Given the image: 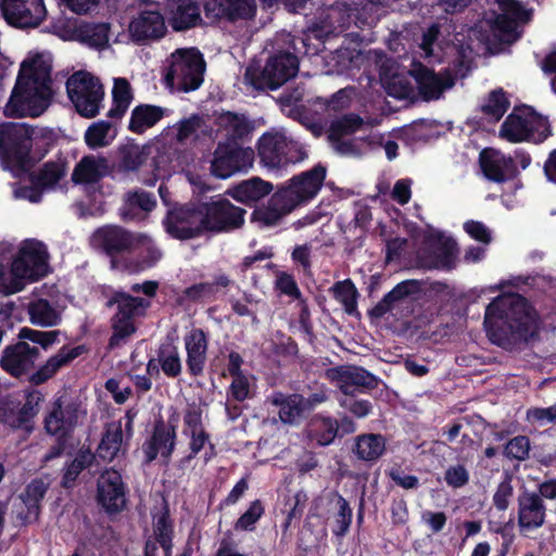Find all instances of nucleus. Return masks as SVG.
I'll use <instances>...</instances> for the list:
<instances>
[{
	"instance_id": "37998d69",
	"label": "nucleus",
	"mask_w": 556,
	"mask_h": 556,
	"mask_svg": "<svg viewBox=\"0 0 556 556\" xmlns=\"http://www.w3.org/2000/svg\"><path fill=\"white\" fill-rule=\"evenodd\" d=\"M106 167V160L104 157L84 156L76 164L72 174V180L75 184H96L104 176Z\"/></svg>"
},
{
	"instance_id": "f704fd0d",
	"label": "nucleus",
	"mask_w": 556,
	"mask_h": 556,
	"mask_svg": "<svg viewBox=\"0 0 556 556\" xmlns=\"http://www.w3.org/2000/svg\"><path fill=\"white\" fill-rule=\"evenodd\" d=\"M66 172V164L63 161H48L37 170L29 174L28 179L30 182V194L28 199L30 202H38L41 193L54 188L59 181L64 177Z\"/></svg>"
},
{
	"instance_id": "49530a36",
	"label": "nucleus",
	"mask_w": 556,
	"mask_h": 556,
	"mask_svg": "<svg viewBox=\"0 0 556 556\" xmlns=\"http://www.w3.org/2000/svg\"><path fill=\"white\" fill-rule=\"evenodd\" d=\"M29 320L33 325L39 327L58 326L62 318L61 314L51 305L47 299H37L30 301L27 307Z\"/></svg>"
},
{
	"instance_id": "5fc2aeb1",
	"label": "nucleus",
	"mask_w": 556,
	"mask_h": 556,
	"mask_svg": "<svg viewBox=\"0 0 556 556\" xmlns=\"http://www.w3.org/2000/svg\"><path fill=\"white\" fill-rule=\"evenodd\" d=\"M96 455L90 448H79L75 458L68 463L64 469L62 476V485L65 488L72 486L79 475L87 468H89L94 462Z\"/></svg>"
},
{
	"instance_id": "f257e3e1",
	"label": "nucleus",
	"mask_w": 556,
	"mask_h": 556,
	"mask_svg": "<svg viewBox=\"0 0 556 556\" xmlns=\"http://www.w3.org/2000/svg\"><path fill=\"white\" fill-rule=\"evenodd\" d=\"M483 325L493 344L511 350L538 333V314L525 296L513 294L486 306Z\"/></svg>"
},
{
	"instance_id": "6ab92c4d",
	"label": "nucleus",
	"mask_w": 556,
	"mask_h": 556,
	"mask_svg": "<svg viewBox=\"0 0 556 556\" xmlns=\"http://www.w3.org/2000/svg\"><path fill=\"white\" fill-rule=\"evenodd\" d=\"M5 22L16 28L38 27L47 16L43 0H0Z\"/></svg>"
},
{
	"instance_id": "69168bd1",
	"label": "nucleus",
	"mask_w": 556,
	"mask_h": 556,
	"mask_svg": "<svg viewBox=\"0 0 556 556\" xmlns=\"http://www.w3.org/2000/svg\"><path fill=\"white\" fill-rule=\"evenodd\" d=\"M203 410L200 404L195 402L188 403L184 410V430L182 433L188 435L190 432L205 431L202 421Z\"/></svg>"
},
{
	"instance_id": "58836bf2",
	"label": "nucleus",
	"mask_w": 556,
	"mask_h": 556,
	"mask_svg": "<svg viewBox=\"0 0 556 556\" xmlns=\"http://www.w3.org/2000/svg\"><path fill=\"white\" fill-rule=\"evenodd\" d=\"M164 115L165 110L162 106L146 103L138 104L131 111L128 130L136 135H142L149 128L155 126Z\"/></svg>"
},
{
	"instance_id": "09e8293b",
	"label": "nucleus",
	"mask_w": 556,
	"mask_h": 556,
	"mask_svg": "<svg viewBox=\"0 0 556 556\" xmlns=\"http://www.w3.org/2000/svg\"><path fill=\"white\" fill-rule=\"evenodd\" d=\"M159 364L167 378H177L182 371V363L178 346L172 341L162 342L157 350Z\"/></svg>"
},
{
	"instance_id": "4468645a",
	"label": "nucleus",
	"mask_w": 556,
	"mask_h": 556,
	"mask_svg": "<svg viewBox=\"0 0 556 556\" xmlns=\"http://www.w3.org/2000/svg\"><path fill=\"white\" fill-rule=\"evenodd\" d=\"M49 271L48 253L43 243L26 240L11 264V274L22 281L35 282Z\"/></svg>"
},
{
	"instance_id": "72a5a7b5",
	"label": "nucleus",
	"mask_w": 556,
	"mask_h": 556,
	"mask_svg": "<svg viewBox=\"0 0 556 556\" xmlns=\"http://www.w3.org/2000/svg\"><path fill=\"white\" fill-rule=\"evenodd\" d=\"M187 353L186 365L191 377L203 375L208 349L207 333L201 328H192L184 338Z\"/></svg>"
},
{
	"instance_id": "bf43d9fd",
	"label": "nucleus",
	"mask_w": 556,
	"mask_h": 556,
	"mask_svg": "<svg viewBox=\"0 0 556 556\" xmlns=\"http://www.w3.org/2000/svg\"><path fill=\"white\" fill-rule=\"evenodd\" d=\"M153 534L156 542L162 540H174V520L170 517L169 505L163 500L162 507L157 513H152Z\"/></svg>"
},
{
	"instance_id": "c756f323",
	"label": "nucleus",
	"mask_w": 556,
	"mask_h": 556,
	"mask_svg": "<svg viewBox=\"0 0 556 556\" xmlns=\"http://www.w3.org/2000/svg\"><path fill=\"white\" fill-rule=\"evenodd\" d=\"M427 244L429 251L428 255L424 257L425 267L446 271L455 268L458 248L454 239L439 233L428 238Z\"/></svg>"
},
{
	"instance_id": "c9c22d12",
	"label": "nucleus",
	"mask_w": 556,
	"mask_h": 556,
	"mask_svg": "<svg viewBox=\"0 0 556 556\" xmlns=\"http://www.w3.org/2000/svg\"><path fill=\"white\" fill-rule=\"evenodd\" d=\"M386 438L380 433H363L354 439L352 453L357 459L375 463L386 452Z\"/></svg>"
},
{
	"instance_id": "2eb2a0df",
	"label": "nucleus",
	"mask_w": 556,
	"mask_h": 556,
	"mask_svg": "<svg viewBox=\"0 0 556 556\" xmlns=\"http://www.w3.org/2000/svg\"><path fill=\"white\" fill-rule=\"evenodd\" d=\"M163 226L170 238L180 241L205 235L199 203L184 204L168 210L163 219Z\"/></svg>"
},
{
	"instance_id": "4c0bfd02",
	"label": "nucleus",
	"mask_w": 556,
	"mask_h": 556,
	"mask_svg": "<svg viewBox=\"0 0 556 556\" xmlns=\"http://www.w3.org/2000/svg\"><path fill=\"white\" fill-rule=\"evenodd\" d=\"M231 279L225 275H218L212 282H199L187 287L184 290L185 298L193 303H211L217 300L219 289L228 288L231 285Z\"/></svg>"
},
{
	"instance_id": "0eeeda50",
	"label": "nucleus",
	"mask_w": 556,
	"mask_h": 556,
	"mask_svg": "<svg viewBox=\"0 0 556 556\" xmlns=\"http://www.w3.org/2000/svg\"><path fill=\"white\" fill-rule=\"evenodd\" d=\"M66 92L76 112L85 118L96 117L102 106L104 89L100 79L87 71H78L66 80Z\"/></svg>"
},
{
	"instance_id": "f03ea898",
	"label": "nucleus",
	"mask_w": 556,
	"mask_h": 556,
	"mask_svg": "<svg viewBox=\"0 0 556 556\" xmlns=\"http://www.w3.org/2000/svg\"><path fill=\"white\" fill-rule=\"evenodd\" d=\"M50 67L39 59L25 60L4 108L10 117H38L52 100Z\"/></svg>"
},
{
	"instance_id": "ddd939ff",
	"label": "nucleus",
	"mask_w": 556,
	"mask_h": 556,
	"mask_svg": "<svg viewBox=\"0 0 556 556\" xmlns=\"http://www.w3.org/2000/svg\"><path fill=\"white\" fill-rule=\"evenodd\" d=\"M255 152L252 148H243L238 142H218L211 162V174L220 179L231 177L239 172L252 167Z\"/></svg>"
},
{
	"instance_id": "a878e982",
	"label": "nucleus",
	"mask_w": 556,
	"mask_h": 556,
	"mask_svg": "<svg viewBox=\"0 0 556 556\" xmlns=\"http://www.w3.org/2000/svg\"><path fill=\"white\" fill-rule=\"evenodd\" d=\"M517 521L520 532H531L545 523L546 505L536 492L526 488L517 497Z\"/></svg>"
},
{
	"instance_id": "dca6fc26",
	"label": "nucleus",
	"mask_w": 556,
	"mask_h": 556,
	"mask_svg": "<svg viewBox=\"0 0 556 556\" xmlns=\"http://www.w3.org/2000/svg\"><path fill=\"white\" fill-rule=\"evenodd\" d=\"M141 2L146 4L144 8L138 10L128 26L132 41L138 45L160 40L167 33L160 3L152 0H141Z\"/></svg>"
},
{
	"instance_id": "b1692460",
	"label": "nucleus",
	"mask_w": 556,
	"mask_h": 556,
	"mask_svg": "<svg viewBox=\"0 0 556 556\" xmlns=\"http://www.w3.org/2000/svg\"><path fill=\"white\" fill-rule=\"evenodd\" d=\"M79 404L71 401L64 404L62 397L52 403L45 417L43 425L48 434L70 439L78 422Z\"/></svg>"
},
{
	"instance_id": "2f4dec72",
	"label": "nucleus",
	"mask_w": 556,
	"mask_h": 556,
	"mask_svg": "<svg viewBox=\"0 0 556 556\" xmlns=\"http://www.w3.org/2000/svg\"><path fill=\"white\" fill-rule=\"evenodd\" d=\"M87 351L84 344L70 348L63 345L56 354L50 356L37 370L27 375V381L33 386H40L51 379L62 367L68 365L75 358Z\"/></svg>"
},
{
	"instance_id": "cd10ccee",
	"label": "nucleus",
	"mask_w": 556,
	"mask_h": 556,
	"mask_svg": "<svg viewBox=\"0 0 556 556\" xmlns=\"http://www.w3.org/2000/svg\"><path fill=\"white\" fill-rule=\"evenodd\" d=\"M479 165L483 176L496 184L513 180L519 174L513 156L505 155L494 149H483L480 152Z\"/></svg>"
},
{
	"instance_id": "8fccbe9b",
	"label": "nucleus",
	"mask_w": 556,
	"mask_h": 556,
	"mask_svg": "<svg viewBox=\"0 0 556 556\" xmlns=\"http://www.w3.org/2000/svg\"><path fill=\"white\" fill-rule=\"evenodd\" d=\"M332 496L336 501L337 511L333 515L331 532L336 538L342 539L350 531L353 521V509L348 500L338 491H334Z\"/></svg>"
},
{
	"instance_id": "7ed1b4c3",
	"label": "nucleus",
	"mask_w": 556,
	"mask_h": 556,
	"mask_svg": "<svg viewBox=\"0 0 556 556\" xmlns=\"http://www.w3.org/2000/svg\"><path fill=\"white\" fill-rule=\"evenodd\" d=\"M328 377L337 382L339 390L344 394L339 400L340 406L357 418L368 416L372 404L368 400H356V393L374 390L378 387V378L361 366H338L328 369Z\"/></svg>"
},
{
	"instance_id": "4d7b16f0",
	"label": "nucleus",
	"mask_w": 556,
	"mask_h": 556,
	"mask_svg": "<svg viewBox=\"0 0 556 556\" xmlns=\"http://www.w3.org/2000/svg\"><path fill=\"white\" fill-rule=\"evenodd\" d=\"M113 123L98 121L92 123L85 131V142L90 149H98L109 146L115 138V131L111 134Z\"/></svg>"
},
{
	"instance_id": "c03bdc74",
	"label": "nucleus",
	"mask_w": 556,
	"mask_h": 556,
	"mask_svg": "<svg viewBox=\"0 0 556 556\" xmlns=\"http://www.w3.org/2000/svg\"><path fill=\"white\" fill-rule=\"evenodd\" d=\"M49 484L41 478L33 479L24 489L21 498L27 508L26 519L37 520L39 518L41 502L46 496Z\"/></svg>"
},
{
	"instance_id": "a18cd8bd",
	"label": "nucleus",
	"mask_w": 556,
	"mask_h": 556,
	"mask_svg": "<svg viewBox=\"0 0 556 556\" xmlns=\"http://www.w3.org/2000/svg\"><path fill=\"white\" fill-rule=\"evenodd\" d=\"M131 86L126 78H116L112 89V106L106 113L111 119L119 121L132 101Z\"/></svg>"
},
{
	"instance_id": "4be33fe9",
	"label": "nucleus",
	"mask_w": 556,
	"mask_h": 556,
	"mask_svg": "<svg viewBox=\"0 0 556 556\" xmlns=\"http://www.w3.org/2000/svg\"><path fill=\"white\" fill-rule=\"evenodd\" d=\"M410 76L415 79L418 93L424 101L439 100L445 90L454 87L456 76L450 68L437 73L422 63H418L412 71Z\"/></svg>"
},
{
	"instance_id": "0e129e2a",
	"label": "nucleus",
	"mask_w": 556,
	"mask_h": 556,
	"mask_svg": "<svg viewBox=\"0 0 556 556\" xmlns=\"http://www.w3.org/2000/svg\"><path fill=\"white\" fill-rule=\"evenodd\" d=\"M59 334V330L41 331L28 327H23L20 329L18 339L21 341L28 340L33 343L39 344L42 349L47 350L58 341Z\"/></svg>"
},
{
	"instance_id": "a211bd4d",
	"label": "nucleus",
	"mask_w": 556,
	"mask_h": 556,
	"mask_svg": "<svg viewBox=\"0 0 556 556\" xmlns=\"http://www.w3.org/2000/svg\"><path fill=\"white\" fill-rule=\"evenodd\" d=\"M40 400L41 394L37 391L27 393L24 404L11 395L0 397V424L12 429L31 431Z\"/></svg>"
},
{
	"instance_id": "c85d7f7f",
	"label": "nucleus",
	"mask_w": 556,
	"mask_h": 556,
	"mask_svg": "<svg viewBox=\"0 0 556 556\" xmlns=\"http://www.w3.org/2000/svg\"><path fill=\"white\" fill-rule=\"evenodd\" d=\"M256 12L255 0H208L205 17L211 22L225 20L237 22L253 18Z\"/></svg>"
},
{
	"instance_id": "13d9d810",
	"label": "nucleus",
	"mask_w": 556,
	"mask_h": 556,
	"mask_svg": "<svg viewBox=\"0 0 556 556\" xmlns=\"http://www.w3.org/2000/svg\"><path fill=\"white\" fill-rule=\"evenodd\" d=\"M123 441V429L118 424L114 429L106 428L97 448V455L102 460L111 462L119 452Z\"/></svg>"
},
{
	"instance_id": "e2e57ef3",
	"label": "nucleus",
	"mask_w": 556,
	"mask_h": 556,
	"mask_svg": "<svg viewBox=\"0 0 556 556\" xmlns=\"http://www.w3.org/2000/svg\"><path fill=\"white\" fill-rule=\"evenodd\" d=\"M264 513L265 508L261 500L251 502L248 509L235 522V530L253 531L256 522L262 518Z\"/></svg>"
},
{
	"instance_id": "bb28decb",
	"label": "nucleus",
	"mask_w": 556,
	"mask_h": 556,
	"mask_svg": "<svg viewBox=\"0 0 556 556\" xmlns=\"http://www.w3.org/2000/svg\"><path fill=\"white\" fill-rule=\"evenodd\" d=\"M123 270L139 274L154 267L162 258V251L148 235L137 232Z\"/></svg>"
},
{
	"instance_id": "6e6552de",
	"label": "nucleus",
	"mask_w": 556,
	"mask_h": 556,
	"mask_svg": "<svg viewBox=\"0 0 556 556\" xmlns=\"http://www.w3.org/2000/svg\"><path fill=\"white\" fill-rule=\"evenodd\" d=\"M551 125L547 118L532 109L527 108L522 114L511 112L501 125L500 135L507 141L542 143L551 136Z\"/></svg>"
},
{
	"instance_id": "774afa93",
	"label": "nucleus",
	"mask_w": 556,
	"mask_h": 556,
	"mask_svg": "<svg viewBox=\"0 0 556 556\" xmlns=\"http://www.w3.org/2000/svg\"><path fill=\"white\" fill-rule=\"evenodd\" d=\"M513 494L514 486L511 483V477L506 475L505 478L498 483L493 495V505L495 508L498 511H505L509 506Z\"/></svg>"
},
{
	"instance_id": "5701e85b",
	"label": "nucleus",
	"mask_w": 556,
	"mask_h": 556,
	"mask_svg": "<svg viewBox=\"0 0 556 556\" xmlns=\"http://www.w3.org/2000/svg\"><path fill=\"white\" fill-rule=\"evenodd\" d=\"M39 356L40 351L37 346H30L27 342L18 340L2 350L0 367L11 377L23 379L35 369Z\"/></svg>"
},
{
	"instance_id": "412c9836",
	"label": "nucleus",
	"mask_w": 556,
	"mask_h": 556,
	"mask_svg": "<svg viewBox=\"0 0 556 556\" xmlns=\"http://www.w3.org/2000/svg\"><path fill=\"white\" fill-rule=\"evenodd\" d=\"M208 0H165L164 14L172 29L177 33L203 27L205 22L201 11L205 12Z\"/></svg>"
},
{
	"instance_id": "20e7f679",
	"label": "nucleus",
	"mask_w": 556,
	"mask_h": 556,
	"mask_svg": "<svg viewBox=\"0 0 556 556\" xmlns=\"http://www.w3.org/2000/svg\"><path fill=\"white\" fill-rule=\"evenodd\" d=\"M114 305L116 313L111 318L112 334L109 339V346L112 349L136 332L135 318L144 316L151 303L147 299L115 291L106 302L108 307Z\"/></svg>"
},
{
	"instance_id": "7c9ffc66",
	"label": "nucleus",
	"mask_w": 556,
	"mask_h": 556,
	"mask_svg": "<svg viewBox=\"0 0 556 556\" xmlns=\"http://www.w3.org/2000/svg\"><path fill=\"white\" fill-rule=\"evenodd\" d=\"M422 291V282L416 279H407L399 282L391 291L368 311L371 319H380L386 314L392 313L406 299L419 294Z\"/></svg>"
},
{
	"instance_id": "aec40b11",
	"label": "nucleus",
	"mask_w": 556,
	"mask_h": 556,
	"mask_svg": "<svg viewBox=\"0 0 556 556\" xmlns=\"http://www.w3.org/2000/svg\"><path fill=\"white\" fill-rule=\"evenodd\" d=\"M326 175L327 168L318 163L313 168L293 176L287 186H282L279 189L296 207L317 195L326 179Z\"/></svg>"
},
{
	"instance_id": "39448f33",
	"label": "nucleus",
	"mask_w": 556,
	"mask_h": 556,
	"mask_svg": "<svg viewBox=\"0 0 556 556\" xmlns=\"http://www.w3.org/2000/svg\"><path fill=\"white\" fill-rule=\"evenodd\" d=\"M299 71L298 56L290 52H278L269 56L263 70L248 66L245 81L256 90H277Z\"/></svg>"
},
{
	"instance_id": "9b49d317",
	"label": "nucleus",
	"mask_w": 556,
	"mask_h": 556,
	"mask_svg": "<svg viewBox=\"0 0 556 556\" xmlns=\"http://www.w3.org/2000/svg\"><path fill=\"white\" fill-rule=\"evenodd\" d=\"M33 129L22 123L0 124V155L18 168L30 164Z\"/></svg>"
},
{
	"instance_id": "338daca9",
	"label": "nucleus",
	"mask_w": 556,
	"mask_h": 556,
	"mask_svg": "<svg viewBox=\"0 0 556 556\" xmlns=\"http://www.w3.org/2000/svg\"><path fill=\"white\" fill-rule=\"evenodd\" d=\"M231 378V383L226 391L227 401L242 403L250 399L252 395L249 377L247 375H241Z\"/></svg>"
},
{
	"instance_id": "6e6d98bb",
	"label": "nucleus",
	"mask_w": 556,
	"mask_h": 556,
	"mask_svg": "<svg viewBox=\"0 0 556 556\" xmlns=\"http://www.w3.org/2000/svg\"><path fill=\"white\" fill-rule=\"evenodd\" d=\"M333 298L343 305L350 316L359 315L357 311L358 291L351 279L338 281L331 288Z\"/></svg>"
},
{
	"instance_id": "ea45409f",
	"label": "nucleus",
	"mask_w": 556,
	"mask_h": 556,
	"mask_svg": "<svg viewBox=\"0 0 556 556\" xmlns=\"http://www.w3.org/2000/svg\"><path fill=\"white\" fill-rule=\"evenodd\" d=\"M218 125L227 131L225 141H243L254 130L253 123L241 113L225 111L217 117Z\"/></svg>"
},
{
	"instance_id": "3c124183",
	"label": "nucleus",
	"mask_w": 556,
	"mask_h": 556,
	"mask_svg": "<svg viewBox=\"0 0 556 556\" xmlns=\"http://www.w3.org/2000/svg\"><path fill=\"white\" fill-rule=\"evenodd\" d=\"M147 157L144 147L134 142L123 144L117 150V167L122 172H136L144 164Z\"/></svg>"
},
{
	"instance_id": "603ef678",
	"label": "nucleus",
	"mask_w": 556,
	"mask_h": 556,
	"mask_svg": "<svg viewBox=\"0 0 556 556\" xmlns=\"http://www.w3.org/2000/svg\"><path fill=\"white\" fill-rule=\"evenodd\" d=\"M510 101L503 88H497L489 92L484 102L480 106L481 113L491 123H496L502 119L504 114L508 111Z\"/></svg>"
},
{
	"instance_id": "de8ad7c7",
	"label": "nucleus",
	"mask_w": 556,
	"mask_h": 556,
	"mask_svg": "<svg viewBox=\"0 0 556 556\" xmlns=\"http://www.w3.org/2000/svg\"><path fill=\"white\" fill-rule=\"evenodd\" d=\"M77 38L91 48L103 49L109 43L110 24L84 23L76 28Z\"/></svg>"
},
{
	"instance_id": "79ce46f5",
	"label": "nucleus",
	"mask_w": 556,
	"mask_h": 556,
	"mask_svg": "<svg viewBox=\"0 0 556 556\" xmlns=\"http://www.w3.org/2000/svg\"><path fill=\"white\" fill-rule=\"evenodd\" d=\"M339 435V422L330 416H316L308 430V439L317 446H328L332 444Z\"/></svg>"
},
{
	"instance_id": "1a4fd4ad",
	"label": "nucleus",
	"mask_w": 556,
	"mask_h": 556,
	"mask_svg": "<svg viewBox=\"0 0 556 556\" xmlns=\"http://www.w3.org/2000/svg\"><path fill=\"white\" fill-rule=\"evenodd\" d=\"M165 75L168 84L176 85L184 92L194 91L203 83L205 61L197 48L178 49Z\"/></svg>"
},
{
	"instance_id": "f8f14e48",
	"label": "nucleus",
	"mask_w": 556,
	"mask_h": 556,
	"mask_svg": "<svg viewBox=\"0 0 556 556\" xmlns=\"http://www.w3.org/2000/svg\"><path fill=\"white\" fill-rule=\"evenodd\" d=\"M137 232L118 225H104L92 235L96 248L110 258L111 267L124 269Z\"/></svg>"
},
{
	"instance_id": "680f3d73",
	"label": "nucleus",
	"mask_w": 556,
	"mask_h": 556,
	"mask_svg": "<svg viewBox=\"0 0 556 556\" xmlns=\"http://www.w3.org/2000/svg\"><path fill=\"white\" fill-rule=\"evenodd\" d=\"M531 442L529 437L519 434L509 439L503 446L502 454L509 460L525 462L529 458Z\"/></svg>"
},
{
	"instance_id": "423d86ee",
	"label": "nucleus",
	"mask_w": 556,
	"mask_h": 556,
	"mask_svg": "<svg viewBox=\"0 0 556 556\" xmlns=\"http://www.w3.org/2000/svg\"><path fill=\"white\" fill-rule=\"evenodd\" d=\"M256 149L261 164L268 168L279 169L307 157L303 146L281 131L264 132L257 140Z\"/></svg>"
},
{
	"instance_id": "473e14b6",
	"label": "nucleus",
	"mask_w": 556,
	"mask_h": 556,
	"mask_svg": "<svg viewBox=\"0 0 556 556\" xmlns=\"http://www.w3.org/2000/svg\"><path fill=\"white\" fill-rule=\"evenodd\" d=\"M294 208L293 203L278 188L269 198L267 204L254 208L251 214V222L257 223L262 228L274 227Z\"/></svg>"
},
{
	"instance_id": "a19ab883",
	"label": "nucleus",
	"mask_w": 556,
	"mask_h": 556,
	"mask_svg": "<svg viewBox=\"0 0 556 556\" xmlns=\"http://www.w3.org/2000/svg\"><path fill=\"white\" fill-rule=\"evenodd\" d=\"M269 402L279 408V419L287 425L294 424L305 413L302 406V394L299 393L286 395L277 391L270 395Z\"/></svg>"
},
{
	"instance_id": "f3484780",
	"label": "nucleus",
	"mask_w": 556,
	"mask_h": 556,
	"mask_svg": "<svg viewBox=\"0 0 556 556\" xmlns=\"http://www.w3.org/2000/svg\"><path fill=\"white\" fill-rule=\"evenodd\" d=\"M127 492V484L115 468H106L99 475L96 500L109 516L121 514L126 508Z\"/></svg>"
},
{
	"instance_id": "e433bc0d",
	"label": "nucleus",
	"mask_w": 556,
	"mask_h": 556,
	"mask_svg": "<svg viewBox=\"0 0 556 556\" xmlns=\"http://www.w3.org/2000/svg\"><path fill=\"white\" fill-rule=\"evenodd\" d=\"M273 190V185L260 177H253L243 180L228 190V194L237 202L251 205L264 197L268 195Z\"/></svg>"
},
{
	"instance_id": "393cba45",
	"label": "nucleus",
	"mask_w": 556,
	"mask_h": 556,
	"mask_svg": "<svg viewBox=\"0 0 556 556\" xmlns=\"http://www.w3.org/2000/svg\"><path fill=\"white\" fill-rule=\"evenodd\" d=\"M177 444V432L168 428L163 420L159 418L154 421L151 435L143 442L142 452L146 464H151L160 455L163 463L167 465Z\"/></svg>"
},
{
	"instance_id": "052dcab7",
	"label": "nucleus",
	"mask_w": 556,
	"mask_h": 556,
	"mask_svg": "<svg viewBox=\"0 0 556 556\" xmlns=\"http://www.w3.org/2000/svg\"><path fill=\"white\" fill-rule=\"evenodd\" d=\"M126 210L123 213V218H132L135 208H140L146 213L152 212L156 206L155 197L142 189L129 191L125 200Z\"/></svg>"
},
{
	"instance_id": "9d476101",
	"label": "nucleus",
	"mask_w": 556,
	"mask_h": 556,
	"mask_svg": "<svg viewBox=\"0 0 556 556\" xmlns=\"http://www.w3.org/2000/svg\"><path fill=\"white\" fill-rule=\"evenodd\" d=\"M205 233H223L241 228L247 211L228 199L216 195L199 202Z\"/></svg>"
},
{
	"instance_id": "864d4df0",
	"label": "nucleus",
	"mask_w": 556,
	"mask_h": 556,
	"mask_svg": "<svg viewBox=\"0 0 556 556\" xmlns=\"http://www.w3.org/2000/svg\"><path fill=\"white\" fill-rule=\"evenodd\" d=\"M364 125V119L356 113H346L341 117L331 121L327 129L328 140H338L354 135Z\"/></svg>"
}]
</instances>
